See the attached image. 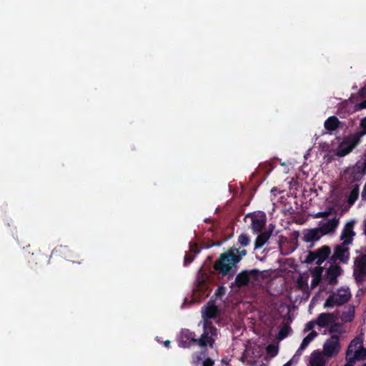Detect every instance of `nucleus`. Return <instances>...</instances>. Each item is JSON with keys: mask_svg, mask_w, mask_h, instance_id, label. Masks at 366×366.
Returning <instances> with one entry per match:
<instances>
[{"mask_svg": "<svg viewBox=\"0 0 366 366\" xmlns=\"http://www.w3.org/2000/svg\"><path fill=\"white\" fill-rule=\"evenodd\" d=\"M337 317L333 313L323 312L319 315L316 320V324L320 327H327L333 324Z\"/></svg>", "mask_w": 366, "mask_h": 366, "instance_id": "nucleus-13", "label": "nucleus"}, {"mask_svg": "<svg viewBox=\"0 0 366 366\" xmlns=\"http://www.w3.org/2000/svg\"><path fill=\"white\" fill-rule=\"evenodd\" d=\"M214 343V339L212 337L209 336L207 332H203L201 337L197 339V344L202 347H207V345L212 347Z\"/></svg>", "mask_w": 366, "mask_h": 366, "instance_id": "nucleus-23", "label": "nucleus"}, {"mask_svg": "<svg viewBox=\"0 0 366 366\" xmlns=\"http://www.w3.org/2000/svg\"><path fill=\"white\" fill-rule=\"evenodd\" d=\"M357 110L366 109V99L356 105Z\"/></svg>", "mask_w": 366, "mask_h": 366, "instance_id": "nucleus-45", "label": "nucleus"}, {"mask_svg": "<svg viewBox=\"0 0 366 366\" xmlns=\"http://www.w3.org/2000/svg\"><path fill=\"white\" fill-rule=\"evenodd\" d=\"M353 364H354V363H349V362H347V363L345 366H354V365H353Z\"/></svg>", "mask_w": 366, "mask_h": 366, "instance_id": "nucleus-50", "label": "nucleus"}, {"mask_svg": "<svg viewBox=\"0 0 366 366\" xmlns=\"http://www.w3.org/2000/svg\"><path fill=\"white\" fill-rule=\"evenodd\" d=\"M355 225V221H350L347 222L341 233L340 239L342 240V243L344 244H350L352 242L353 237L355 233L353 230Z\"/></svg>", "mask_w": 366, "mask_h": 366, "instance_id": "nucleus-11", "label": "nucleus"}, {"mask_svg": "<svg viewBox=\"0 0 366 366\" xmlns=\"http://www.w3.org/2000/svg\"><path fill=\"white\" fill-rule=\"evenodd\" d=\"M358 94L360 96V97H366V89L365 87H362L359 92H358Z\"/></svg>", "mask_w": 366, "mask_h": 366, "instance_id": "nucleus-46", "label": "nucleus"}, {"mask_svg": "<svg viewBox=\"0 0 366 366\" xmlns=\"http://www.w3.org/2000/svg\"><path fill=\"white\" fill-rule=\"evenodd\" d=\"M238 243L242 247H247L250 243V238L247 234H241L238 237Z\"/></svg>", "mask_w": 366, "mask_h": 366, "instance_id": "nucleus-33", "label": "nucleus"}, {"mask_svg": "<svg viewBox=\"0 0 366 366\" xmlns=\"http://www.w3.org/2000/svg\"><path fill=\"white\" fill-rule=\"evenodd\" d=\"M350 259V249L348 244L341 243L334 248V252L330 257L331 262L335 263L339 261L343 264H347Z\"/></svg>", "mask_w": 366, "mask_h": 366, "instance_id": "nucleus-4", "label": "nucleus"}, {"mask_svg": "<svg viewBox=\"0 0 366 366\" xmlns=\"http://www.w3.org/2000/svg\"><path fill=\"white\" fill-rule=\"evenodd\" d=\"M189 252L192 254H198L200 250L199 249L198 244L197 243H189Z\"/></svg>", "mask_w": 366, "mask_h": 366, "instance_id": "nucleus-37", "label": "nucleus"}, {"mask_svg": "<svg viewBox=\"0 0 366 366\" xmlns=\"http://www.w3.org/2000/svg\"><path fill=\"white\" fill-rule=\"evenodd\" d=\"M297 282L300 288H303L307 285L306 281L302 277H298Z\"/></svg>", "mask_w": 366, "mask_h": 366, "instance_id": "nucleus-42", "label": "nucleus"}, {"mask_svg": "<svg viewBox=\"0 0 366 366\" xmlns=\"http://www.w3.org/2000/svg\"><path fill=\"white\" fill-rule=\"evenodd\" d=\"M197 339L194 332L188 329H183L178 339V346L182 348H189L192 344H196Z\"/></svg>", "mask_w": 366, "mask_h": 366, "instance_id": "nucleus-9", "label": "nucleus"}, {"mask_svg": "<svg viewBox=\"0 0 366 366\" xmlns=\"http://www.w3.org/2000/svg\"><path fill=\"white\" fill-rule=\"evenodd\" d=\"M320 281H321V278L313 277V279L312 280V282H311L312 289L317 287L320 284Z\"/></svg>", "mask_w": 366, "mask_h": 366, "instance_id": "nucleus-40", "label": "nucleus"}, {"mask_svg": "<svg viewBox=\"0 0 366 366\" xmlns=\"http://www.w3.org/2000/svg\"><path fill=\"white\" fill-rule=\"evenodd\" d=\"M315 252L317 256L316 264L320 266L327 259L330 257L331 248L327 245H324Z\"/></svg>", "mask_w": 366, "mask_h": 366, "instance_id": "nucleus-14", "label": "nucleus"}, {"mask_svg": "<svg viewBox=\"0 0 366 366\" xmlns=\"http://www.w3.org/2000/svg\"><path fill=\"white\" fill-rule=\"evenodd\" d=\"M57 251V247L54 248V249L53 250V252H55Z\"/></svg>", "mask_w": 366, "mask_h": 366, "instance_id": "nucleus-52", "label": "nucleus"}, {"mask_svg": "<svg viewBox=\"0 0 366 366\" xmlns=\"http://www.w3.org/2000/svg\"><path fill=\"white\" fill-rule=\"evenodd\" d=\"M317 332L316 331L312 330L310 334H308L302 340L300 347L297 350V352L299 351H303L308 345L317 337Z\"/></svg>", "mask_w": 366, "mask_h": 366, "instance_id": "nucleus-26", "label": "nucleus"}, {"mask_svg": "<svg viewBox=\"0 0 366 366\" xmlns=\"http://www.w3.org/2000/svg\"><path fill=\"white\" fill-rule=\"evenodd\" d=\"M340 219L334 217L330 219H327V222H320L318 229H320L322 235H325L330 232H333L339 224Z\"/></svg>", "mask_w": 366, "mask_h": 366, "instance_id": "nucleus-12", "label": "nucleus"}, {"mask_svg": "<svg viewBox=\"0 0 366 366\" xmlns=\"http://www.w3.org/2000/svg\"><path fill=\"white\" fill-rule=\"evenodd\" d=\"M337 300V305H342L346 303L350 298L351 294L348 288L344 289L340 288L337 290V291L333 294Z\"/></svg>", "mask_w": 366, "mask_h": 366, "instance_id": "nucleus-16", "label": "nucleus"}, {"mask_svg": "<svg viewBox=\"0 0 366 366\" xmlns=\"http://www.w3.org/2000/svg\"><path fill=\"white\" fill-rule=\"evenodd\" d=\"M207 355L206 350L193 353L192 355L191 364L192 366H199L200 362L203 361V359Z\"/></svg>", "mask_w": 366, "mask_h": 366, "instance_id": "nucleus-24", "label": "nucleus"}, {"mask_svg": "<svg viewBox=\"0 0 366 366\" xmlns=\"http://www.w3.org/2000/svg\"><path fill=\"white\" fill-rule=\"evenodd\" d=\"M355 317L354 309H350L347 312H344L342 315L341 319L345 322H350L353 320Z\"/></svg>", "mask_w": 366, "mask_h": 366, "instance_id": "nucleus-29", "label": "nucleus"}, {"mask_svg": "<svg viewBox=\"0 0 366 366\" xmlns=\"http://www.w3.org/2000/svg\"><path fill=\"white\" fill-rule=\"evenodd\" d=\"M322 271H323V268L321 267V265L320 266L317 265V267H316L312 271V274L313 277L321 278Z\"/></svg>", "mask_w": 366, "mask_h": 366, "instance_id": "nucleus-35", "label": "nucleus"}, {"mask_svg": "<svg viewBox=\"0 0 366 366\" xmlns=\"http://www.w3.org/2000/svg\"><path fill=\"white\" fill-rule=\"evenodd\" d=\"M360 142L355 134H350L339 144L335 154L338 157H344L352 152Z\"/></svg>", "mask_w": 366, "mask_h": 366, "instance_id": "nucleus-2", "label": "nucleus"}, {"mask_svg": "<svg viewBox=\"0 0 366 366\" xmlns=\"http://www.w3.org/2000/svg\"><path fill=\"white\" fill-rule=\"evenodd\" d=\"M366 174V160L363 162H357L354 167L350 168L349 181L351 183L360 182Z\"/></svg>", "mask_w": 366, "mask_h": 366, "instance_id": "nucleus-8", "label": "nucleus"}, {"mask_svg": "<svg viewBox=\"0 0 366 366\" xmlns=\"http://www.w3.org/2000/svg\"><path fill=\"white\" fill-rule=\"evenodd\" d=\"M362 366H366V362L364 363Z\"/></svg>", "mask_w": 366, "mask_h": 366, "instance_id": "nucleus-54", "label": "nucleus"}, {"mask_svg": "<svg viewBox=\"0 0 366 366\" xmlns=\"http://www.w3.org/2000/svg\"><path fill=\"white\" fill-rule=\"evenodd\" d=\"M214 361L209 357H207L202 361V366H214Z\"/></svg>", "mask_w": 366, "mask_h": 366, "instance_id": "nucleus-39", "label": "nucleus"}, {"mask_svg": "<svg viewBox=\"0 0 366 366\" xmlns=\"http://www.w3.org/2000/svg\"><path fill=\"white\" fill-rule=\"evenodd\" d=\"M343 270L338 264H331L326 271V279L330 285H335L338 282L337 277L340 276Z\"/></svg>", "mask_w": 366, "mask_h": 366, "instance_id": "nucleus-10", "label": "nucleus"}, {"mask_svg": "<svg viewBox=\"0 0 366 366\" xmlns=\"http://www.w3.org/2000/svg\"><path fill=\"white\" fill-rule=\"evenodd\" d=\"M340 349V339L336 335H333L327 340L323 346V352L327 357L336 355Z\"/></svg>", "mask_w": 366, "mask_h": 366, "instance_id": "nucleus-6", "label": "nucleus"}, {"mask_svg": "<svg viewBox=\"0 0 366 366\" xmlns=\"http://www.w3.org/2000/svg\"><path fill=\"white\" fill-rule=\"evenodd\" d=\"M337 327H338V325L337 324H335V322L333 323V325L332 324L330 328V332L332 333V332H337Z\"/></svg>", "mask_w": 366, "mask_h": 366, "instance_id": "nucleus-47", "label": "nucleus"}, {"mask_svg": "<svg viewBox=\"0 0 366 366\" xmlns=\"http://www.w3.org/2000/svg\"><path fill=\"white\" fill-rule=\"evenodd\" d=\"M283 366H291V361H288L287 363H285Z\"/></svg>", "mask_w": 366, "mask_h": 366, "instance_id": "nucleus-49", "label": "nucleus"}, {"mask_svg": "<svg viewBox=\"0 0 366 366\" xmlns=\"http://www.w3.org/2000/svg\"><path fill=\"white\" fill-rule=\"evenodd\" d=\"M362 346V340L359 337L354 338L350 343L346 351V357L352 355L355 351Z\"/></svg>", "mask_w": 366, "mask_h": 366, "instance_id": "nucleus-22", "label": "nucleus"}, {"mask_svg": "<svg viewBox=\"0 0 366 366\" xmlns=\"http://www.w3.org/2000/svg\"><path fill=\"white\" fill-rule=\"evenodd\" d=\"M322 237V235L318 227L303 231V240L306 242H317Z\"/></svg>", "mask_w": 366, "mask_h": 366, "instance_id": "nucleus-15", "label": "nucleus"}, {"mask_svg": "<svg viewBox=\"0 0 366 366\" xmlns=\"http://www.w3.org/2000/svg\"><path fill=\"white\" fill-rule=\"evenodd\" d=\"M340 124L341 122L337 117L331 116L325 120L324 127L327 131L332 132L340 127Z\"/></svg>", "mask_w": 366, "mask_h": 366, "instance_id": "nucleus-19", "label": "nucleus"}, {"mask_svg": "<svg viewBox=\"0 0 366 366\" xmlns=\"http://www.w3.org/2000/svg\"><path fill=\"white\" fill-rule=\"evenodd\" d=\"M365 234H366V220L365 221Z\"/></svg>", "mask_w": 366, "mask_h": 366, "instance_id": "nucleus-51", "label": "nucleus"}, {"mask_svg": "<svg viewBox=\"0 0 366 366\" xmlns=\"http://www.w3.org/2000/svg\"><path fill=\"white\" fill-rule=\"evenodd\" d=\"M267 352L272 357H274L278 353V349L273 345H269L266 347Z\"/></svg>", "mask_w": 366, "mask_h": 366, "instance_id": "nucleus-34", "label": "nucleus"}, {"mask_svg": "<svg viewBox=\"0 0 366 366\" xmlns=\"http://www.w3.org/2000/svg\"><path fill=\"white\" fill-rule=\"evenodd\" d=\"M194 256L192 254L186 253L184 259V265H187L193 262Z\"/></svg>", "mask_w": 366, "mask_h": 366, "instance_id": "nucleus-38", "label": "nucleus"}, {"mask_svg": "<svg viewBox=\"0 0 366 366\" xmlns=\"http://www.w3.org/2000/svg\"><path fill=\"white\" fill-rule=\"evenodd\" d=\"M315 260H317V256L315 254V251L313 252H309V254H307L305 262L308 264L312 263Z\"/></svg>", "mask_w": 366, "mask_h": 366, "instance_id": "nucleus-36", "label": "nucleus"}, {"mask_svg": "<svg viewBox=\"0 0 366 366\" xmlns=\"http://www.w3.org/2000/svg\"><path fill=\"white\" fill-rule=\"evenodd\" d=\"M360 126L362 130H360L357 132H355L354 134L361 141L362 137L366 134V117L361 119Z\"/></svg>", "mask_w": 366, "mask_h": 366, "instance_id": "nucleus-31", "label": "nucleus"}, {"mask_svg": "<svg viewBox=\"0 0 366 366\" xmlns=\"http://www.w3.org/2000/svg\"><path fill=\"white\" fill-rule=\"evenodd\" d=\"M259 275V271L257 269L243 270L237 274L234 282L232 283V286L234 285L239 288L242 287L247 285L251 279L254 280H258Z\"/></svg>", "mask_w": 366, "mask_h": 366, "instance_id": "nucleus-3", "label": "nucleus"}, {"mask_svg": "<svg viewBox=\"0 0 366 366\" xmlns=\"http://www.w3.org/2000/svg\"><path fill=\"white\" fill-rule=\"evenodd\" d=\"M247 250L235 248L234 246L227 252L220 254L213 268L222 277H227L228 280L232 279L236 273L235 264L241 261L242 258L247 254Z\"/></svg>", "mask_w": 366, "mask_h": 366, "instance_id": "nucleus-1", "label": "nucleus"}, {"mask_svg": "<svg viewBox=\"0 0 366 366\" xmlns=\"http://www.w3.org/2000/svg\"><path fill=\"white\" fill-rule=\"evenodd\" d=\"M330 214L329 212H317L315 215V218H320V217H327Z\"/></svg>", "mask_w": 366, "mask_h": 366, "instance_id": "nucleus-44", "label": "nucleus"}, {"mask_svg": "<svg viewBox=\"0 0 366 366\" xmlns=\"http://www.w3.org/2000/svg\"><path fill=\"white\" fill-rule=\"evenodd\" d=\"M207 277V274L203 272L202 268H200L198 272V277L197 280V287H199L200 290H204L205 288Z\"/></svg>", "mask_w": 366, "mask_h": 366, "instance_id": "nucleus-28", "label": "nucleus"}, {"mask_svg": "<svg viewBox=\"0 0 366 366\" xmlns=\"http://www.w3.org/2000/svg\"><path fill=\"white\" fill-rule=\"evenodd\" d=\"M366 360V348L361 346L359 349L356 350L355 352L346 357L347 362L349 363H355L356 360Z\"/></svg>", "mask_w": 366, "mask_h": 366, "instance_id": "nucleus-18", "label": "nucleus"}, {"mask_svg": "<svg viewBox=\"0 0 366 366\" xmlns=\"http://www.w3.org/2000/svg\"><path fill=\"white\" fill-rule=\"evenodd\" d=\"M326 362L320 352L315 351L311 354L308 366H325Z\"/></svg>", "mask_w": 366, "mask_h": 366, "instance_id": "nucleus-21", "label": "nucleus"}, {"mask_svg": "<svg viewBox=\"0 0 366 366\" xmlns=\"http://www.w3.org/2000/svg\"><path fill=\"white\" fill-rule=\"evenodd\" d=\"M359 185L355 184L352 186V189L348 195L347 203L349 205H352L359 197Z\"/></svg>", "mask_w": 366, "mask_h": 366, "instance_id": "nucleus-27", "label": "nucleus"}, {"mask_svg": "<svg viewBox=\"0 0 366 366\" xmlns=\"http://www.w3.org/2000/svg\"><path fill=\"white\" fill-rule=\"evenodd\" d=\"M337 302L338 301L336 299L335 296H334V295H330L324 303V307L332 308L336 305L338 306Z\"/></svg>", "mask_w": 366, "mask_h": 366, "instance_id": "nucleus-30", "label": "nucleus"}, {"mask_svg": "<svg viewBox=\"0 0 366 366\" xmlns=\"http://www.w3.org/2000/svg\"><path fill=\"white\" fill-rule=\"evenodd\" d=\"M224 293H225V288L223 286L219 287L215 292V295L217 296H222V295H224Z\"/></svg>", "mask_w": 366, "mask_h": 366, "instance_id": "nucleus-41", "label": "nucleus"}, {"mask_svg": "<svg viewBox=\"0 0 366 366\" xmlns=\"http://www.w3.org/2000/svg\"><path fill=\"white\" fill-rule=\"evenodd\" d=\"M219 312L217 306L214 304H207L204 308V311L202 312V317L204 320L210 319H214L217 317Z\"/></svg>", "mask_w": 366, "mask_h": 366, "instance_id": "nucleus-17", "label": "nucleus"}, {"mask_svg": "<svg viewBox=\"0 0 366 366\" xmlns=\"http://www.w3.org/2000/svg\"><path fill=\"white\" fill-rule=\"evenodd\" d=\"M315 325H317L316 324V321H310L306 325L305 330H312Z\"/></svg>", "mask_w": 366, "mask_h": 366, "instance_id": "nucleus-43", "label": "nucleus"}, {"mask_svg": "<svg viewBox=\"0 0 366 366\" xmlns=\"http://www.w3.org/2000/svg\"><path fill=\"white\" fill-rule=\"evenodd\" d=\"M203 332H207L209 336L212 337L213 338L217 335V328L212 325V322L208 320H204Z\"/></svg>", "mask_w": 366, "mask_h": 366, "instance_id": "nucleus-25", "label": "nucleus"}, {"mask_svg": "<svg viewBox=\"0 0 366 366\" xmlns=\"http://www.w3.org/2000/svg\"><path fill=\"white\" fill-rule=\"evenodd\" d=\"M247 219L251 221L250 227L254 233L261 232L266 224V214L263 212L248 214L245 217V220Z\"/></svg>", "mask_w": 366, "mask_h": 366, "instance_id": "nucleus-5", "label": "nucleus"}, {"mask_svg": "<svg viewBox=\"0 0 366 366\" xmlns=\"http://www.w3.org/2000/svg\"><path fill=\"white\" fill-rule=\"evenodd\" d=\"M364 157H366V154H364Z\"/></svg>", "mask_w": 366, "mask_h": 366, "instance_id": "nucleus-55", "label": "nucleus"}, {"mask_svg": "<svg viewBox=\"0 0 366 366\" xmlns=\"http://www.w3.org/2000/svg\"><path fill=\"white\" fill-rule=\"evenodd\" d=\"M272 229L267 230L258 234L254 242V249H260L268 241Z\"/></svg>", "mask_w": 366, "mask_h": 366, "instance_id": "nucleus-20", "label": "nucleus"}, {"mask_svg": "<svg viewBox=\"0 0 366 366\" xmlns=\"http://www.w3.org/2000/svg\"><path fill=\"white\" fill-rule=\"evenodd\" d=\"M290 330L291 328L290 326L283 325L278 332L277 338L280 340L285 339L288 335Z\"/></svg>", "mask_w": 366, "mask_h": 366, "instance_id": "nucleus-32", "label": "nucleus"}, {"mask_svg": "<svg viewBox=\"0 0 366 366\" xmlns=\"http://www.w3.org/2000/svg\"><path fill=\"white\" fill-rule=\"evenodd\" d=\"M302 351H299L298 352H297V354H299V355H301Z\"/></svg>", "mask_w": 366, "mask_h": 366, "instance_id": "nucleus-53", "label": "nucleus"}, {"mask_svg": "<svg viewBox=\"0 0 366 366\" xmlns=\"http://www.w3.org/2000/svg\"><path fill=\"white\" fill-rule=\"evenodd\" d=\"M171 342L169 340H166L164 342V345L167 347H169L170 345Z\"/></svg>", "mask_w": 366, "mask_h": 366, "instance_id": "nucleus-48", "label": "nucleus"}, {"mask_svg": "<svg viewBox=\"0 0 366 366\" xmlns=\"http://www.w3.org/2000/svg\"><path fill=\"white\" fill-rule=\"evenodd\" d=\"M354 276L357 282H362L366 277V254H361L355 261Z\"/></svg>", "mask_w": 366, "mask_h": 366, "instance_id": "nucleus-7", "label": "nucleus"}]
</instances>
